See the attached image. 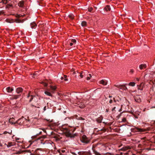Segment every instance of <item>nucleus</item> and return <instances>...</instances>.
<instances>
[{
    "mask_svg": "<svg viewBox=\"0 0 155 155\" xmlns=\"http://www.w3.org/2000/svg\"><path fill=\"white\" fill-rule=\"evenodd\" d=\"M64 131L66 136L67 137L73 138L76 136L75 134H73L74 130H73L67 128H65L64 129Z\"/></svg>",
    "mask_w": 155,
    "mask_h": 155,
    "instance_id": "f257e3e1",
    "label": "nucleus"
},
{
    "mask_svg": "<svg viewBox=\"0 0 155 155\" xmlns=\"http://www.w3.org/2000/svg\"><path fill=\"white\" fill-rule=\"evenodd\" d=\"M50 87L51 89L52 90V91H51V92H49V90H47V91H45L44 93L45 94L47 95L52 97V95L51 94V93H54V91L56 89V87L55 86H50Z\"/></svg>",
    "mask_w": 155,
    "mask_h": 155,
    "instance_id": "f03ea898",
    "label": "nucleus"
},
{
    "mask_svg": "<svg viewBox=\"0 0 155 155\" xmlns=\"http://www.w3.org/2000/svg\"><path fill=\"white\" fill-rule=\"evenodd\" d=\"M26 120V119L24 118V117H22L16 121V123L20 125H21L24 124V122Z\"/></svg>",
    "mask_w": 155,
    "mask_h": 155,
    "instance_id": "7ed1b4c3",
    "label": "nucleus"
},
{
    "mask_svg": "<svg viewBox=\"0 0 155 155\" xmlns=\"http://www.w3.org/2000/svg\"><path fill=\"white\" fill-rule=\"evenodd\" d=\"M81 140L83 143H88L90 141L89 140H88L87 137L85 135H83L81 139Z\"/></svg>",
    "mask_w": 155,
    "mask_h": 155,
    "instance_id": "20e7f679",
    "label": "nucleus"
},
{
    "mask_svg": "<svg viewBox=\"0 0 155 155\" xmlns=\"http://www.w3.org/2000/svg\"><path fill=\"white\" fill-rule=\"evenodd\" d=\"M134 98L135 101L138 103H140L141 101L139 95H137L134 97Z\"/></svg>",
    "mask_w": 155,
    "mask_h": 155,
    "instance_id": "39448f33",
    "label": "nucleus"
},
{
    "mask_svg": "<svg viewBox=\"0 0 155 155\" xmlns=\"http://www.w3.org/2000/svg\"><path fill=\"white\" fill-rule=\"evenodd\" d=\"M23 91V89L21 87L17 88L16 90V92L17 94H20Z\"/></svg>",
    "mask_w": 155,
    "mask_h": 155,
    "instance_id": "423d86ee",
    "label": "nucleus"
},
{
    "mask_svg": "<svg viewBox=\"0 0 155 155\" xmlns=\"http://www.w3.org/2000/svg\"><path fill=\"white\" fill-rule=\"evenodd\" d=\"M14 121L15 119L13 118H11L9 120V123L11 124H12L14 125H15L17 124V123H16V121L15 122H14Z\"/></svg>",
    "mask_w": 155,
    "mask_h": 155,
    "instance_id": "0eeeda50",
    "label": "nucleus"
},
{
    "mask_svg": "<svg viewBox=\"0 0 155 155\" xmlns=\"http://www.w3.org/2000/svg\"><path fill=\"white\" fill-rule=\"evenodd\" d=\"M31 27L32 29H35L37 27V24L35 22H33L30 24Z\"/></svg>",
    "mask_w": 155,
    "mask_h": 155,
    "instance_id": "6e6552de",
    "label": "nucleus"
},
{
    "mask_svg": "<svg viewBox=\"0 0 155 155\" xmlns=\"http://www.w3.org/2000/svg\"><path fill=\"white\" fill-rule=\"evenodd\" d=\"M144 86V84L143 83H142L140 84L139 85H138V90H140L141 91L143 90V88Z\"/></svg>",
    "mask_w": 155,
    "mask_h": 155,
    "instance_id": "1a4fd4ad",
    "label": "nucleus"
},
{
    "mask_svg": "<svg viewBox=\"0 0 155 155\" xmlns=\"http://www.w3.org/2000/svg\"><path fill=\"white\" fill-rule=\"evenodd\" d=\"M6 89L7 92L8 93L11 92L14 90L13 88H11L10 87H8L6 88Z\"/></svg>",
    "mask_w": 155,
    "mask_h": 155,
    "instance_id": "9d476101",
    "label": "nucleus"
},
{
    "mask_svg": "<svg viewBox=\"0 0 155 155\" xmlns=\"http://www.w3.org/2000/svg\"><path fill=\"white\" fill-rule=\"evenodd\" d=\"M147 65L146 64H141L139 66V68L140 70L146 68Z\"/></svg>",
    "mask_w": 155,
    "mask_h": 155,
    "instance_id": "9b49d317",
    "label": "nucleus"
},
{
    "mask_svg": "<svg viewBox=\"0 0 155 155\" xmlns=\"http://www.w3.org/2000/svg\"><path fill=\"white\" fill-rule=\"evenodd\" d=\"M24 1H21L18 2V5L20 7H23L24 6Z\"/></svg>",
    "mask_w": 155,
    "mask_h": 155,
    "instance_id": "f8f14e48",
    "label": "nucleus"
},
{
    "mask_svg": "<svg viewBox=\"0 0 155 155\" xmlns=\"http://www.w3.org/2000/svg\"><path fill=\"white\" fill-rule=\"evenodd\" d=\"M104 10L106 11H110V8L109 5H107L104 8Z\"/></svg>",
    "mask_w": 155,
    "mask_h": 155,
    "instance_id": "ddd939ff",
    "label": "nucleus"
},
{
    "mask_svg": "<svg viewBox=\"0 0 155 155\" xmlns=\"http://www.w3.org/2000/svg\"><path fill=\"white\" fill-rule=\"evenodd\" d=\"M102 117H100L97 119L96 121L98 123H100L101 122L102 120Z\"/></svg>",
    "mask_w": 155,
    "mask_h": 155,
    "instance_id": "4468645a",
    "label": "nucleus"
},
{
    "mask_svg": "<svg viewBox=\"0 0 155 155\" xmlns=\"http://www.w3.org/2000/svg\"><path fill=\"white\" fill-rule=\"evenodd\" d=\"M100 83L101 84H103L104 85H106L107 84V83L106 81H104L103 80H101L100 81Z\"/></svg>",
    "mask_w": 155,
    "mask_h": 155,
    "instance_id": "2eb2a0df",
    "label": "nucleus"
},
{
    "mask_svg": "<svg viewBox=\"0 0 155 155\" xmlns=\"http://www.w3.org/2000/svg\"><path fill=\"white\" fill-rule=\"evenodd\" d=\"M21 96V95H12V97L13 98L15 99H18V98H19L20 96Z\"/></svg>",
    "mask_w": 155,
    "mask_h": 155,
    "instance_id": "dca6fc26",
    "label": "nucleus"
},
{
    "mask_svg": "<svg viewBox=\"0 0 155 155\" xmlns=\"http://www.w3.org/2000/svg\"><path fill=\"white\" fill-rule=\"evenodd\" d=\"M28 150H24V151H17L15 153L16 154H21V153H22L23 152H28Z\"/></svg>",
    "mask_w": 155,
    "mask_h": 155,
    "instance_id": "f3484780",
    "label": "nucleus"
},
{
    "mask_svg": "<svg viewBox=\"0 0 155 155\" xmlns=\"http://www.w3.org/2000/svg\"><path fill=\"white\" fill-rule=\"evenodd\" d=\"M8 147L14 145L13 143L12 142H9L8 143V144L6 145Z\"/></svg>",
    "mask_w": 155,
    "mask_h": 155,
    "instance_id": "a211bd4d",
    "label": "nucleus"
},
{
    "mask_svg": "<svg viewBox=\"0 0 155 155\" xmlns=\"http://www.w3.org/2000/svg\"><path fill=\"white\" fill-rule=\"evenodd\" d=\"M121 88H120V89H121L123 90H127V88L124 85H121Z\"/></svg>",
    "mask_w": 155,
    "mask_h": 155,
    "instance_id": "6ab92c4d",
    "label": "nucleus"
},
{
    "mask_svg": "<svg viewBox=\"0 0 155 155\" xmlns=\"http://www.w3.org/2000/svg\"><path fill=\"white\" fill-rule=\"evenodd\" d=\"M135 129H136L135 131H136L140 132L144 131L143 129H142L136 128H135Z\"/></svg>",
    "mask_w": 155,
    "mask_h": 155,
    "instance_id": "aec40b11",
    "label": "nucleus"
},
{
    "mask_svg": "<svg viewBox=\"0 0 155 155\" xmlns=\"http://www.w3.org/2000/svg\"><path fill=\"white\" fill-rule=\"evenodd\" d=\"M6 21L8 22L11 23L14 22L15 21L12 19L10 20L9 19H7L6 20Z\"/></svg>",
    "mask_w": 155,
    "mask_h": 155,
    "instance_id": "412c9836",
    "label": "nucleus"
},
{
    "mask_svg": "<svg viewBox=\"0 0 155 155\" xmlns=\"http://www.w3.org/2000/svg\"><path fill=\"white\" fill-rule=\"evenodd\" d=\"M94 153L96 155H101L99 153L97 152L94 150L93 149Z\"/></svg>",
    "mask_w": 155,
    "mask_h": 155,
    "instance_id": "4be33fe9",
    "label": "nucleus"
},
{
    "mask_svg": "<svg viewBox=\"0 0 155 155\" xmlns=\"http://www.w3.org/2000/svg\"><path fill=\"white\" fill-rule=\"evenodd\" d=\"M135 83L134 82H130L129 84V85L130 86H134L135 85Z\"/></svg>",
    "mask_w": 155,
    "mask_h": 155,
    "instance_id": "5701e85b",
    "label": "nucleus"
},
{
    "mask_svg": "<svg viewBox=\"0 0 155 155\" xmlns=\"http://www.w3.org/2000/svg\"><path fill=\"white\" fill-rule=\"evenodd\" d=\"M86 22L85 21H82L81 23V25L82 26H85L86 25Z\"/></svg>",
    "mask_w": 155,
    "mask_h": 155,
    "instance_id": "b1692460",
    "label": "nucleus"
},
{
    "mask_svg": "<svg viewBox=\"0 0 155 155\" xmlns=\"http://www.w3.org/2000/svg\"><path fill=\"white\" fill-rule=\"evenodd\" d=\"M15 22L16 23H20L21 22H23V21H22L21 20L19 19H16L15 20Z\"/></svg>",
    "mask_w": 155,
    "mask_h": 155,
    "instance_id": "393cba45",
    "label": "nucleus"
},
{
    "mask_svg": "<svg viewBox=\"0 0 155 155\" xmlns=\"http://www.w3.org/2000/svg\"><path fill=\"white\" fill-rule=\"evenodd\" d=\"M42 84H43L45 87H47L48 85L47 83L45 82H42Z\"/></svg>",
    "mask_w": 155,
    "mask_h": 155,
    "instance_id": "a878e982",
    "label": "nucleus"
},
{
    "mask_svg": "<svg viewBox=\"0 0 155 155\" xmlns=\"http://www.w3.org/2000/svg\"><path fill=\"white\" fill-rule=\"evenodd\" d=\"M89 75V76H87V80H89L91 78V74H89L88 75Z\"/></svg>",
    "mask_w": 155,
    "mask_h": 155,
    "instance_id": "bb28decb",
    "label": "nucleus"
},
{
    "mask_svg": "<svg viewBox=\"0 0 155 155\" xmlns=\"http://www.w3.org/2000/svg\"><path fill=\"white\" fill-rule=\"evenodd\" d=\"M68 17L70 18L71 19H73L74 18L73 16L72 15H68Z\"/></svg>",
    "mask_w": 155,
    "mask_h": 155,
    "instance_id": "cd10ccee",
    "label": "nucleus"
},
{
    "mask_svg": "<svg viewBox=\"0 0 155 155\" xmlns=\"http://www.w3.org/2000/svg\"><path fill=\"white\" fill-rule=\"evenodd\" d=\"M71 41L74 43H76V41L75 39H73L71 40Z\"/></svg>",
    "mask_w": 155,
    "mask_h": 155,
    "instance_id": "c85d7f7f",
    "label": "nucleus"
},
{
    "mask_svg": "<svg viewBox=\"0 0 155 155\" xmlns=\"http://www.w3.org/2000/svg\"><path fill=\"white\" fill-rule=\"evenodd\" d=\"M127 149L126 147H123L121 149L122 150L125 151Z\"/></svg>",
    "mask_w": 155,
    "mask_h": 155,
    "instance_id": "c756f323",
    "label": "nucleus"
},
{
    "mask_svg": "<svg viewBox=\"0 0 155 155\" xmlns=\"http://www.w3.org/2000/svg\"><path fill=\"white\" fill-rule=\"evenodd\" d=\"M33 97L34 96H33L31 95V99L29 100L30 102H31L32 101V99L33 98Z\"/></svg>",
    "mask_w": 155,
    "mask_h": 155,
    "instance_id": "7c9ffc66",
    "label": "nucleus"
},
{
    "mask_svg": "<svg viewBox=\"0 0 155 155\" xmlns=\"http://www.w3.org/2000/svg\"><path fill=\"white\" fill-rule=\"evenodd\" d=\"M79 76L81 77V78H83V75L82 74V73H80V74Z\"/></svg>",
    "mask_w": 155,
    "mask_h": 155,
    "instance_id": "2f4dec72",
    "label": "nucleus"
},
{
    "mask_svg": "<svg viewBox=\"0 0 155 155\" xmlns=\"http://www.w3.org/2000/svg\"><path fill=\"white\" fill-rule=\"evenodd\" d=\"M92 10H93V8H91L88 9V11L89 12H91V11H92Z\"/></svg>",
    "mask_w": 155,
    "mask_h": 155,
    "instance_id": "473e14b6",
    "label": "nucleus"
},
{
    "mask_svg": "<svg viewBox=\"0 0 155 155\" xmlns=\"http://www.w3.org/2000/svg\"><path fill=\"white\" fill-rule=\"evenodd\" d=\"M115 86L120 88H121V87L120 86L121 85H115Z\"/></svg>",
    "mask_w": 155,
    "mask_h": 155,
    "instance_id": "72a5a7b5",
    "label": "nucleus"
},
{
    "mask_svg": "<svg viewBox=\"0 0 155 155\" xmlns=\"http://www.w3.org/2000/svg\"><path fill=\"white\" fill-rule=\"evenodd\" d=\"M36 137V135L34 136L31 137V138L32 139H33L35 138Z\"/></svg>",
    "mask_w": 155,
    "mask_h": 155,
    "instance_id": "f704fd0d",
    "label": "nucleus"
},
{
    "mask_svg": "<svg viewBox=\"0 0 155 155\" xmlns=\"http://www.w3.org/2000/svg\"><path fill=\"white\" fill-rule=\"evenodd\" d=\"M38 75V73L37 72H35L33 74V76H37Z\"/></svg>",
    "mask_w": 155,
    "mask_h": 155,
    "instance_id": "c9c22d12",
    "label": "nucleus"
},
{
    "mask_svg": "<svg viewBox=\"0 0 155 155\" xmlns=\"http://www.w3.org/2000/svg\"><path fill=\"white\" fill-rule=\"evenodd\" d=\"M78 119L79 120H84V119L82 117H81L79 118Z\"/></svg>",
    "mask_w": 155,
    "mask_h": 155,
    "instance_id": "e433bc0d",
    "label": "nucleus"
},
{
    "mask_svg": "<svg viewBox=\"0 0 155 155\" xmlns=\"http://www.w3.org/2000/svg\"><path fill=\"white\" fill-rule=\"evenodd\" d=\"M122 121L123 122H125L126 121V119L125 118H123Z\"/></svg>",
    "mask_w": 155,
    "mask_h": 155,
    "instance_id": "4c0bfd02",
    "label": "nucleus"
},
{
    "mask_svg": "<svg viewBox=\"0 0 155 155\" xmlns=\"http://www.w3.org/2000/svg\"><path fill=\"white\" fill-rule=\"evenodd\" d=\"M105 155H112V154L110 153H106Z\"/></svg>",
    "mask_w": 155,
    "mask_h": 155,
    "instance_id": "58836bf2",
    "label": "nucleus"
},
{
    "mask_svg": "<svg viewBox=\"0 0 155 155\" xmlns=\"http://www.w3.org/2000/svg\"><path fill=\"white\" fill-rule=\"evenodd\" d=\"M46 106H45L44 107V109H43L44 111H45L46 110Z\"/></svg>",
    "mask_w": 155,
    "mask_h": 155,
    "instance_id": "ea45409f",
    "label": "nucleus"
},
{
    "mask_svg": "<svg viewBox=\"0 0 155 155\" xmlns=\"http://www.w3.org/2000/svg\"><path fill=\"white\" fill-rule=\"evenodd\" d=\"M80 107L81 108H83L84 107L83 105L82 104H81V105L80 106Z\"/></svg>",
    "mask_w": 155,
    "mask_h": 155,
    "instance_id": "a19ab883",
    "label": "nucleus"
},
{
    "mask_svg": "<svg viewBox=\"0 0 155 155\" xmlns=\"http://www.w3.org/2000/svg\"><path fill=\"white\" fill-rule=\"evenodd\" d=\"M113 100H114V102H116V100L115 99V98H114V97L113 98Z\"/></svg>",
    "mask_w": 155,
    "mask_h": 155,
    "instance_id": "79ce46f5",
    "label": "nucleus"
},
{
    "mask_svg": "<svg viewBox=\"0 0 155 155\" xmlns=\"http://www.w3.org/2000/svg\"><path fill=\"white\" fill-rule=\"evenodd\" d=\"M82 153L81 152H78V154L80 155H81Z\"/></svg>",
    "mask_w": 155,
    "mask_h": 155,
    "instance_id": "37998d69",
    "label": "nucleus"
},
{
    "mask_svg": "<svg viewBox=\"0 0 155 155\" xmlns=\"http://www.w3.org/2000/svg\"><path fill=\"white\" fill-rule=\"evenodd\" d=\"M113 102V101L112 100H110V101H109V103H111Z\"/></svg>",
    "mask_w": 155,
    "mask_h": 155,
    "instance_id": "c03bdc74",
    "label": "nucleus"
},
{
    "mask_svg": "<svg viewBox=\"0 0 155 155\" xmlns=\"http://www.w3.org/2000/svg\"><path fill=\"white\" fill-rule=\"evenodd\" d=\"M61 152L63 153H64L65 152V150H61Z\"/></svg>",
    "mask_w": 155,
    "mask_h": 155,
    "instance_id": "a18cd8bd",
    "label": "nucleus"
},
{
    "mask_svg": "<svg viewBox=\"0 0 155 155\" xmlns=\"http://www.w3.org/2000/svg\"><path fill=\"white\" fill-rule=\"evenodd\" d=\"M130 71L131 73H133L134 72V71L133 69H131V70Z\"/></svg>",
    "mask_w": 155,
    "mask_h": 155,
    "instance_id": "49530a36",
    "label": "nucleus"
},
{
    "mask_svg": "<svg viewBox=\"0 0 155 155\" xmlns=\"http://www.w3.org/2000/svg\"><path fill=\"white\" fill-rule=\"evenodd\" d=\"M64 80L65 81H68V79L67 78H65L64 79Z\"/></svg>",
    "mask_w": 155,
    "mask_h": 155,
    "instance_id": "de8ad7c7",
    "label": "nucleus"
},
{
    "mask_svg": "<svg viewBox=\"0 0 155 155\" xmlns=\"http://www.w3.org/2000/svg\"><path fill=\"white\" fill-rule=\"evenodd\" d=\"M64 78H66L67 77V76L66 75H64Z\"/></svg>",
    "mask_w": 155,
    "mask_h": 155,
    "instance_id": "09e8293b",
    "label": "nucleus"
},
{
    "mask_svg": "<svg viewBox=\"0 0 155 155\" xmlns=\"http://www.w3.org/2000/svg\"><path fill=\"white\" fill-rule=\"evenodd\" d=\"M73 45V43L72 42L70 43V45L71 46H72Z\"/></svg>",
    "mask_w": 155,
    "mask_h": 155,
    "instance_id": "8fccbe9b",
    "label": "nucleus"
},
{
    "mask_svg": "<svg viewBox=\"0 0 155 155\" xmlns=\"http://www.w3.org/2000/svg\"><path fill=\"white\" fill-rule=\"evenodd\" d=\"M64 79V78L63 77H61V80H63V79Z\"/></svg>",
    "mask_w": 155,
    "mask_h": 155,
    "instance_id": "3c124183",
    "label": "nucleus"
},
{
    "mask_svg": "<svg viewBox=\"0 0 155 155\" xmlns=\"http://www.w3.org/2000/svg\"><path fill=\"white\" fill-rule=\"evenodd\" d=\"M115 108H116V107H114L113 108V109H112V111L114 110L115 109Z\"/></svg>",
    "mask_w": 155,
    "mask_h": 155,
    "instance_id": "603ef678",
    "label": "nucleus"
},
{
    "mask_svg": "<svg viewBox=\"0 0 155 155\" xmlns=\"http://www.w3.org/2000/svg\"><path fill=\"white\" fill-rule=\"evenodd\" d=\"M7 2H8L9 1H10L11 0H6Z\"/></svg>",
    "mask_w": 155,
    "mask_h": 155,
    "instance_id": "864d4df0",
    "label": "nucleus"
},
{
    "mask_svg": "<svg viewBox=\"0 0 155 155\" xmlns=\"http://www.w3.org/2000/svg\"><path fill=\"white\" fill-rule=\"evenodd\" d=\"M59 153H60V154L61 155H62L61 153V150H60V151H59Z\"/></svg>",
    "mask_w": 155,
    "mask_h": 155,
    "instance_id": "5fc2aeb1",
    "label": "nucleus"
},
{
    "mask_svg": "<svg viewBox=\"0 0 155 155\" xmlns=\"http://www.w3.org/2000/svg\"><path fill=\"white\" fill-rule=\"evenodd\" d=\"M17 0H14L13 3H14L15 2H16Z\"/></svg>",
    "mask_w": 155,
    "mask_h": 155,
    "instance_id": "6e6d98bb",
    "label": "nucleus"
},
{
    "mask_svg": "<svg viewBox=\"0 0 155 155\" xmlns=\"http://www.w3.org/2000/svg\"><path fill=\"white\" fill-rule=\"evenodd\" d=\"M41 133H42V132H40V133L39 134H41ZM38 134H37V135H38Z\"/></svg>",
    "mask_w": 155,
    "mask_h": 155,
    "instance_id": "4d7b16f0",
    "label": "nucleus"
},
{
    "mask_svg": "<svg viewBox=\"0 0 155 155\" xmlns=\"http://www.w3.org/2000/svg\"><path fill=\"white\" fill-rule=\"evenodd\" d=\"M137 81H139V79H138V78H137Z\"/></svg>",
    "mask_w": 155,
    "mask_h": 155,
    "instance_id": "13d9d810",
    "label": "nucleus"
},
{
    "mask_svg": "<svg viewBox=\"0 0 155 155\" xmlns=\"http://www.w3.org/2000/svg\"><path fill=\"white\" fill-rule=\"evenodd\" d=\"M109 97L110 98V97H112V96H111L109 95Z\"/></svg>",
    "mask_w": 155,
    "mask_h": 155,
    "instance_id": "bf43d9fd",
    "label": "nucleus"
},
{
    "mask_svg": "<svg viewBox=\"0 0 155 155\" xmlns=\"http://www.w3.org/2000/svg\"><path fill=\"white\" fill-rule=\"evenodd\" d=\"M73 154H74V155H76V154H75V153H73Z\"/></svg>",
    "mask_w": 155,
    "mask_h": 155,
    "instance_id": "052dcab7",
    "label": "nucleus"
},
{
    "mask_svg": "<svg viewBox=\"0 0 155 155\" xmlns=\"http://www.w3.org/2000/svg\"><path fill=\"white\" fill-rule=\"evenodd\" d=\"M6 132H4V134H6Z\"/></svg>",
    "mask_w": 155,
    "mask_h": 155,
    "instance_id": "680f3d73",
    "label": "nucleus"
},
{
    "mask_svg": "<svg viewBox=\"0 0 155 155\" xmlns=\"http://www.w3.org/2000/svg\"><path fill=\"white\" fill-rule=\"evenodd\" d=\"M30 96L29 95L28 96V97H29Z\"/></svg>",
    "mask_w": 155,
    "mask_h": 155,
    "instance_id": "e2e57ef3",
    "label": "nucleus"
},
{
    "mask_svg": "<svg viewBox=\"0 0 155 155\" xmlns=\"http://www.w3.org/2000/svg\"><path fill=\"white\" fill-rule=\"evenodd\" d=\"M120 154H121V155H122V153H120Z\"/></svg>",
    "mask_w": 155,
    "mask_h": 155,
    "instance_id": "0e129e2a",
    "label": "nucleus"
},
{
    "mask_svg": "<svg viewBox=\"0 0 155 155\" xmlns=\"http://www.w3.org/2000/svg\"><path fill=\"white\" fill-rule=\"evenodd\" d=\"M152 87H153V86Z\"/></svg>",
    "mask_w": 155,
    "mask_h": 155,
    "instance_id": "69168bd1",
    "label": "nucleus"
},
{
    "mask_svg": "<svg viewBox=\"0 0 155 155\" xmlns=\"http://www.w3.org/2000/svg\"><path fill=\"white\" fill-rule=\"evenodd\" d=\"M107 112H108L107 110Z\"/></svg>",
    "mask_w": 155,
    "mask_h": 155,
    "instance_id": "338daca9",
    "label": "nucleus"
},
{
    "mask_svg": "<svg viewBox=\"0 0 155 155\" xmlns=\"http://www.w3.org/2000/svg\"><path fill=\"white\" fill-rule=\"evenodd\" d=\"M65 112H66V111H65V112L64 111V113H65Z\"/></svg>",
    "mask_w": 155,
    "mask_h": 155,
    "instance_id": "774afa93",
    "label": "nucleus"
}]
</instances>
